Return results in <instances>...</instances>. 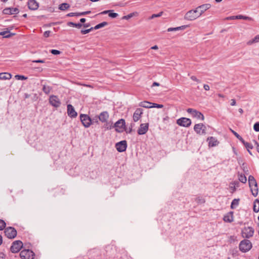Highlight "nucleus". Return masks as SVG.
Instances as JSON below:
<instances>
[{"label":"nucleus","instance_id":"nucleus-1","mask_svg":"<svg viewBox=\"0 0 259 259\" xmlns=\"http://www.w3.org/2000/svg\"><path fill=\"white\" fill-rule=\"evenodd\" d=\"M198 11L196 8L195 10H191L188 11L184 16V19L189 21H193L199 18Z\"/></svg>","mask_w":259,"mask_h":259},{"label":"nucleus","instance_id":"nucleus-2","mask_svg":"<svg viewBox=\"0 0 259 259\" xmlns=\"http://www.w3.org/2000/svg\"><path fill=\"white\" fill-rule=\"evenodd\" d=\"M239 247L241 251L246 252L251 248L252 244L249 240L244 239L240 242Z\"/></svg>","mask_w":259,"mask_h":259},{"label":"nucleus","instance_id":"nucleus-3","mask_svg":"<svg viewBox=\"0 0 259 259\" xmlns=\"http://www.w3.org/2000/svg\"><path fill=\"white\" fill-rule=\"evenodd\" d=\"M34 253L29 249H24L20 253V257L22 259H33Z\"/></svg>","mask_w":259,"mask_h":259},{"label":"nucleus","instance_id":"nucleus-4","mask_svg":"<svg viewBox=\"0 0 259 259\" xmlns=\"http://www.w3.org/2000/svg\"><path fill=\"white\" fill-rule=\"evenodd\" d=\"M113 127H116L115 131L118 133L123 130L126 131L125 120L123 119L118 120L114 123Z\"/></svg>","mask_w":259,"mask_h":259},{"label":"nucleus","instance_id":"nucleus-5","mask_svg":"<svg viewBox=\"0 0 259 259\" xmlns=\"http://www.w3.org/2000/svg\"><path fill=\"white\" fill-rule=\"evenodd\" d=\"M80 119L83 125L87 128L92 124V119L87 114H81Z\"/></svg>","mask_w":259,"mask_h":259},{"label":"nucleus","instance_id":"nucleus-6","mask_svg":"<svg viewBox=\"0 0 259 259\" xmlns=\"http://www.w3.org/2000/svg\"><path fill=\"white\" fill-rule=\"evenodd\" d=\"M23 247V243L20 240H16L13 242L10 250L12 253L18 252Z\"/></svg>","mask_w":259,"mask_h":259},{"label":"nucleus","instance_id":"nucleus-7","mask_svg":"<svg viewBox=\"0 0 259 259\" xmlns=\"http://www.w3.org/2000/svg\"><path fill=\"white\" fill-rule=\"evenodd\" d=\"M4 233L5 235L9 239H13L17 235L16 230L14 228L11 227L5 228Z\"/></svg>","mask_w":259,"mask_h":259},{"label":"nucleus","instance_id":"nucleus-8","mask_svg":"<svg viewBox=\"0 0 259 259\" xmlns=\"http://www.w3.org/2000/svg\"><path fill=\"white\" fill-rule=\"evenodd\" d=\"M194 131L199 135L206 134V127L203 123L196 124L194 126Z\"/></svg>","mask_w":259,"mask_h":259},{"label":"nucleus","instance_id":"nucleus-9","mask_svg":"<svg viewBox=\"0 0 259 259\" xmlns=\"http://www.w3.org/2000/svg\"><path fill=\"white\" fill-rule=\"evenodd\" d=\"M187 112L188 113L191 114L193 117L197 118V119H201L202 120L204 119V117L203 114L195 109L188 108L187 109Z\"/></svg>","mask_w":259,"mask_h":259},{"label":"nucleus","instance_id":"nucleus-10","mask_svg":"<svg viewBox=\"0 0 259 259\" xmlns=\"http://www.w3.org/2000/svg\"><path fill=\"white\" fill-rule=\"evenodd\" d=\"M190 119L186 117H181L177 120V123L181 126L188 127L191 124Z\"/></svg>","mask_w":259,"mask_h":259},{"label":"nucleus","instance_id":"nucleus-11","mask_svg":"<svg viewBox=\"0 0 259 259\" xmlns=\"http://www.w3.org/2000/svg\"><path fill=\"white\" fill-rule=\"evenodd\" d=\"M254 229L252 227H244L242 231L243 237L249 238L253 235Z\"/></svg>","mask_w":259,"mask_h":259},{"label":"nucleus","instance_id":"nucleus-12","mask_svg":"<svg viewBox=\"0 0 259 259\" xmlns=\"http://www.w3.org/2000/svg\"><path fill=\"white\" fill-rule=\"evenodd\" d=\"M49 103L53 107L58 108L61 105V101L57 96L51 95L49 98Z\"/></svg>","mask_w":259,"mask_h":259},{"label":"nucleus","instance_id":"nucleus-13","mask_svg":"<svg viewBox=\"0 0 259 259\" xmlns=\"http://www.w3.org/2000/svg\"><path fill=\"white\" fill-rule=\"evenodd\" d=\"M115 148L119 152H122L126 150L127 143L125 140H123L115 144Z\"/></svg>","mask_w":259,"mask_h":259},{"label":"nucleus","instance_id":"nucleus-14","mask_svg":"<svg viewBox=\"0 0 259 259\" xmlns=\"http://www.w3.org/2000/svg\"><path fill=\"white\" fill-rule=\"evenodd\" d=\"M211 7L210 4H205L200 5L196 8L198 11L199 15L201 16L206 10Z\"/></svg>","mask_w":259,"mask_h":259},{"label":"nucleus","instance_id":"nucleus-15","mask_svg":"<svg viewBox=\"0 0 259 259\" xmlns=\"http://www.w3.org/2000/svg\"><path fill=\"white\" fill-rule=\"evenodd\" d=\"M19 12V10L17 8H6L3 11L4 14L12 15L17 14Z\"/></svg>","mask_w":259,"mask_h":259},{"label":"nucleus","instance_id":"nucleus-16","mask_svg":"<svg viewBox=\"0 0 259 259\" xmlns=\"http://www.w3.org/2000/svg\"><path fill=\"white\" fill-rule=\"evenodd\" d=\"M149 123H142L138 130V134L140 135L145 134L148 130Z\"/></svg>","mask_w":259,"mask_h":259},{"label":"nucleus","instance_id":"nucleus-17","mask_svg":"<svg viewBox=\"0 0 259 259\" xmlns=\"http://www.w3.org/2000/svg\"><path fill=\"white\" fill-rule=\"evenodd\" d=\"M67 114L71 118H75L77 116V113L74 110V107L71 104L67 105Z\"/></svg>","mask_w":259,"mask_h":259},{"label":"nucleus","instance_id":"nucleus-18","mask_svg":"<svg viewBox=\"0 0 259 259\" xmlns=\"http://www.w3.org/2000/svg\"><path fill=\"white\" fill-rule=\"evenodd\" d=\"M143 110L142 108H137L133 114V120L135 122L138 121L141 117Z\"/></svg>","mask_w":259,"mask_h":259},{"label":"nucleus","instance_id":"nucleus-19","mask_svg":"<svg viewBox=\"0 0 259 259\" xmlns=\"http://www.w3.org/2000/svg\"><path fill=\"white\" fill-rule=\"evenodd\" d=\"M28 8L31 10H36L39 7V4L35 0H29L27 3Z\"/></svg>","mask_w":259,"mask_h":259},{"label":"nucleus","instance_id":"nucleus-20","mask_svg":"<svg viewBox=\"0 0 259 259\" xmlns=\"http://www.w3.org/2000/svg\"><path fill=\"white\" fill-rule=\"evenodd\" d=\"M109 118V114L107 111L102 112L99 115V120L102 122H107Z\"/></svg>","mask_w":259,"mask_h":259},{"label":"nucleus","instance_id":"nucleus-21","mask_svg":"<svg viewBox=\"0 0 259 259\" xmlns=\"http://www.w3.org/2000/svg\"><path fill=\"white\" fill-rule=\"evenodd\" d=\"M207 141H208L209 147H214L218 145L219 142L213 137H209L207 138Z\"/></svg>","mask_w":259,"mask_h":259},{"label":"nucleus","instance_id":"nucleus-22","mask_svg":"<svg viewBox=\"0 0 259 259\" xmlns=\"http://www.w3.org/2000/svg\"><path fill=\"white\" fill-rule=\"evenodd\" d=\"M240 186L239 182L235 181L230 183V188L232 190V193L234 192L236 190V188L239 187Z\"/></svg>","mask_w":259,"mask_h":259},{"label":"nucleus","instance_id":"nucleus-23","mask_svg":"<svg viewBox=\"0 0 259 259\" xmlns=\"http://www.w3.org/2000/svg\"><path fill=\"white\" fill-rule=\"evenodd\" d=\"M248 183H249V187H252L254 186L257 185L255 179L251 175H250L248 177Z\"/></svg>","mask_w":259,"mask_h":259},{"label":"nucleus","instance_id":"nucleus-24","mask_svg":"<svg viewBox=\"0 0 259 259\" xmlns=\"http://www.w3.org/2000/svg\"><path fill=\"white\" fill-rule=\"evenodd\" d=\"M12 77V75L7 72L0 73V79L7 80L10 79Z\"/></svg>","mask_w":259,"mask_h":259},{"label":"nucleus","instance_id":"nucleus-25","mask_svg":"<svg viewBox=\"0 0 259 259\" xmlns=\"http://www.w3.org/2000/svg\"><path fill=\"white\" fill-rule=\"evenodd\" d=\"M0 35L3 36L4 38H10L15 35V33H12L10 31H4L0 32Z\"/></svg>","mask_w":259,"mask_h":259},{"label":"nucleus","instance_id":"nucleus-26","mask_svg":"<svg viewBox=\"0 0 259 259\" xmlns=\"http://www.w3.org/2000/svg\"><path fill=\"white\" fill-rule=\"evenodd\" d=\"M151 104H152V103L150 102H149L147 101H144V102H141L140 103L139 106L141 107H144V108H149L152 107V106H151Z\"/></svg>","mask_w":259,"mask_h":259},{"label":"nucleus","instance_id":"nucleus-27","mask_svg":"<svg viewBox=\"0 0 259 259\" xmlns=\"http://www.w3.org/2000/svg\"><path fill=\"white\" fill-rule=\"evenodd\" d=\"M252 195L256 197L258 194L257 185L254 186L252 187H249Z\"/></svg>","mask_w":259,"mask_h":259},{"label":"nucleus","instance_id":"nucleus-28","mask_svg":"<svg viewBox=\"0 0 259 259\" xmlns=\"http://www.w3.org/2000/svg\"><path fill=\"white\" fill-rule=\"evenodd\" d=\"M238 180L240 182L244 184L246 183L247 181V179L245 175L242 174H238Z\"/></svg>","mask_w":259,"mask_h":259},{"label":"nucleus","instance_id":"nucleus-29","mask_svg":"<svg viewBox=\"0 0 259 259\" xmlns=\"http://www.w3.org/2000/svg\"><path fill=\"white\" fill-rule=\"evenodd\" d=\"M239 199H234L232 200L231 204V208L235 209L239 204Z\"/></svg>","mask_w":259,"mask_h":259},{"label":"nucleus","instance_id":"nucleus-30","mask_svg":"<svg viewBox=\"0 0 259 259\" xmlns=\"http://www.w3.org/2000/svg\"><path fill=\"white\" fill-rule=\"evenodd\" d=\"M253 211L255 212L259 211V200L257 199H255L254 202Z\"/></svg>","mask_w":259,"mask_h":259},{"label":"nucleus","instance_id":"nucleus-31","mask_svg":"<svg viewBox=\"0 0 259 259\" xmlns=\"http://www.w3.org/2000/svg\"><path fill=\"white\" fill-rule=\"evenodd\" d=\"M70 7V5L68 3H63L59 5V9L61 11H65Z\"/></svg>","mask_w":259,"mask_h":259},{"label":"nucleus","instance_id":"nucleus-32","mask_svg":"<svg viewBox=\"0 0 259 259\" xmlns=\"http://www.w3.org/2000/svg\"><path fill=\"white\" fill-rule=\"evenodd\" d=\"M241 142L244 145L246 149H252L253 148V146L251 144L245 142L244 139H243V141Z\"/></svg>","mask_w":259,"mask_h":259},{"label":"nucleus","instance_id":"nucleus-33","mask_svg":"<svg viewBox=\"0 0 259 259\" xmlns=\"http://www.w3.org/2000/svg\"><path fill=\"white\" fill-rule=\"evenodd\" d=\"M232 214L231 215H225L224 217V221L226 222L231 223L233 222V215L232 212H231Z\"/></svg>","mask_w":259,"mask_h":259},{"label":"nucleus","instance_id":"nucleus-34","mask_svg":"<svg viewBox=\"0 0 259 259\" xmlns=\"http://www.w3.org/2000/svg\"><path fill=\"white\" fill-rule=\"evenodd\" d=\"M52 87L46 85H43L42 91L47 95H48L52 90Z\"/></svg>","mask_w":259,"mask_h":259},{"label":"nucleus","instance_id":"nucleus-35","mask_svg":"<svg viewBox=\"0 0 259 259\" xmlns=\"http://www.w3.org/2000/svg\"><path fill=\"white\" fill-rule=\"evenodd\" d=\"M67 25L69 26L75 27L78 28H80L82 26V24L81 23H75L72 22H69L67 23Z\"/></svg>","mask_w":259,"mask_h":259},{"label":"nucleus","instance_id":"nucleus-36","mask_svg":"<svg viewBox=\"0 0 259 259\" xmlns=\"http://www.w3.org/2000/svg\"><path fill=\"white\" fill-rule=\"evenodd\" d=\"M108 25V23L106 22H103L101 23H99L97 25H96L95 27H94V29H98L99 28H102L106 25Z\"/></svg>","mask_w":259,"mask_h":259},{"label":"nucleus","instance_id":"nucleus-37","mask_svg":"<svg viewBox=\"0 0 259 259\" xmlns=\"http://www.w3.org/2000/svg\"><path fill=\"white\" fill-rule=\"evenodd\" d=\"M242 15H239L237 16H232L228 17L226 18V20H234V19H242Z\"/></svg>","mask_w":259,"mask_h":259},{"label":"nucleus","instance_id":"nucleus-38","mask_svg":"<svg viewBox=\"0 0 259 259\" xmlns=\"http://www.w3.org/2000/svg\"><path fill=\"white\" fill-rule=\"evenodd\" d=\"M231 132L233 134V135L240 141H243V138L235 131L230 129Z\"/></svg>","mask_w":259,"mask_h":259},{"label":"nucleus","instance_id":"nucleus-39","mask_svg":"<svg viewBox=\"0 0 259 259\" xmlns=\"http://www.w3.org/2000/svg\"><path fill=\"white\" fill-rule=\"evenodd\" d=\"M241 168L242 169L243 171L245 174L247 175L248 174V168L245 163H243L242 164Z\"/></svg>","mask_w":259,"mask_h":259},{"label":"nucleus","instance_id":"nucleus-40","mask_svg":"<svg viewBox=\"0 0 259 259\" xmlns=\"http://www.w3.org/2000/svg\"><path fill=\"white\" fill-rule=\"evenodd\" d=\"M110 12L109 13V16L111 18H114L118 16V14L116 13H114L113 10H110Z\"/></svg>","mask_w":259,"mask_h":259},{"label":"nucleus","instance_id":"nucleus-41","mask_svg":"<svg viewBox=\"0 0 259 259\" xmlns=\"http://www.w3.org/2000/svg\"><path fill=\"white\" fill-rule=\"evenodd\" d=\"M6 226V224L5 222L3 220L0 219V230H3L4 229H5Z\"/></svg>","mask_w":259,"mask_h":259},{"label":"nucleus","instance_id":"nucleus-42","mask_svg":"<svg viewBox=\"0 0 259 259\" xmlns=\"http://www.w3.org/2000/svg\"><path fill=\"white\" fill-rule=\"evenodd\" d=\"M162 14H163V12H159V13H158V14H153V15H152V16L150 17V18H149V19H154V18H156V17H160V16H162Z\"/></svg>","mask_w":259,"mask_h":259},{"label":"nucleus","instance_id":"nucleus-43","mask_svg":"<svg viewBox=\"0 0 259 259\" xmlns=\"http://www.w3.org/2000/svg\"><path fill=\"white\" fill-rule=\"evenodd\" d=\"M50 52L53 54V55H59L61 54V52L59 50H54V49H52L50 51Z\"/></svg>","mask_w":259,"mask_h":259},{"label":"nucleus","instance_id":"nucleus-44","mask_svg":"<svg viewBox=\"0 0 259 259\" xmlns=\"http://www.w3.org/2000/svg\"><path fill=\"white\" fill-rule=\"evenodd\" d=\"M253 130L255 132H259V122L254 123L253 125Z\"/></svg>","mask_w":259,"mask_h":259},{"label":"nucleus","instance_id":"nucleus-45","mask_svg":"<svg viewBox=\"0 0 259 259\" xmlns=\"http://www.w3.org/2000/svg\"><path fill=\"white\" fill-rule=\"evenodd\" d=\"M99 118H98V116H96L95 117H94L92 119V124L94 123H96L97 124L99 123Z\"/></svg>","mask_w":259,"mask_h":259},{"label":"nucleus","instance_id":"nucleus-46","mask_svg":"<svg viewBox=\"0 0 259 259\" xmlns=\"http://www.w3.org/2000/svg\"><path fill=\"white\" fill-rule=\"evenodd\" d=\"M196 202H197V203H201V204L203 203H204V202H205V200H204V199H203V198H199V197L197 198L196 199Z\"/></svg>","mask_w":259,"mask_h":259},{"label":"nucleus","instance_id":"nucleus-47","mask_svg":"<svg viewBox=\"0 0 259 259\" xmlns=\"http://www.w3.org/2000/svg\"><path fill=\"white\" fill-rule=\"evenodd\" d=\"M90 13H91V11H85V12H80V13H77V15H78V16H84L87 14H89Z\"/></svg>","mask_w":259,"mask_h":259},{"label":"nucleus","instance_id":"nucleus-48","mask_svg":"<svg viewBox=\"0 0 259 259\" xmlns=\"http://www.w3.org/2000/svg\"><path fill=\"white\" fill-rule=\"evenodd\" d=\"M15 77L18 79L21 80H25L27 79V77L23 76V75H17L15 76Z\"/></svg>","mask_w":259,"mask_h":259},{"label":"nucleus","instance_id":"nucleus-49","mask_svg":"<svg viewBox=\"0 0 259 259\" xmlns=\"http://www.w3.org/2000/svg\"><path fill=\"white\" fill-rule=\"evenodd\" d=\"M179 30V28L178 27H170L167 29V31L170 32V31H177Z\"/></svg>","mask_w":259,"mask_h":259},{"label":"nucleus","instance_id":"nucleus-50","mask_svg":"<svg viewBox=\"0 0 259 259\" xmlns=\"http://www.w3.org/2000/svg\"><path fill=\"white\" fill-rule=\"evenodd\" d=\"M153 106L152 107H156V108H162L163 107V105L162 104H156V103H153Z\"/></svg>","mask_w":259,"mask_h":259},{"label":"nucleus","instance_id":"nucleus-51","mask_svg":"<svg viewBox=\"0 0 259 259\" xmlns=\"http://www.w3.org/2000/svg\"><path fill=\"white\" fill-rule=\"evenodd\" d=\"M67 17L78 16L77 13H70L67 14Z\"/></svg>","mask_w":259,"mask_h":259},{"label":"nucleus","instance_id":"nucleus-52","mask_svg":"<svg viewBox=\"0 0 259 259\" xmlns=\"http://www.w3.org/2000/svg\"><path fill=\"white\" fill-rule=\"evenodd\" d=\"M134 15V13H131V14H129L128 15H126V16H124L123 18V19H128L131 18H132Z\"/></svg>","mask_w":259,"mask_h":259},{"label":"nucleus","instance_id":"nucleus-53","mask_svg":"<svg viewBox=\"0 0 259 259\" xmlns=\"http://www.w3.org/2000/svg\"><path fill=\"white\" fill-rule=\"evenodd\" d=\"M191 79L193 80V81H195L197 82L198 83H200V80L197 78V77L195 76H192L191 77Z\"/></svg>","mask_w":259,"mask_h":259},{"label":"nucleus","instance_id":"nucleus-54","mask_svg":"<svg viewBox=\"0 0 259 259\" xmlns=\"http://www.w3.org/2000/svg\"><path fill=\"white\" fill-rule=\"evenodd\" d=\"M105 127L107 129H111L112 127H113V126H112L111 124H110V123H106V124L105 125Z\"/></svg>","mask_w":259,"mask_h":259},{"label":"nucleus","instance_id":"nucleus-55","mask_svg":"<svg viewBox=\"0 0 259 259\" xmlns=\"http://www.w3.org/2000/svg\"><path fill=\"white\" fill-rule=\"evenodd\" d=\"M51 33V31H46L44 33V37H48L50 36V34Z\"/></svg>","mask_w":259,"mask_h":259},{"label":"nucleus","instance_id":"nucleus-56","mask_svg":"<svg viewBox=\"0 0 259 259\" xmlns=\"http://www.w3.org/2000/svg\"><path fill=\"white\" fill-rule=\"evenodd\" d=\"M242 17L241 19L247 20H252V19L249 17L243 16V15H242Z\"/></svg>","mask_w":259,"mask_h":259},{"label":"nucleus","instance_id":"nucleus-57","mask_svg":"<svg viewBox=\"0 0 259 259\" xmlns=\"http://www.w3.org/2000/svg\"><path fill=\"white\" fill-rule=\"evenodd\" d=\"M89 32H90V30H89V29H85V30L82 29L81 30V33L82 34H85L88 33Z\"/></svg>","mask_w":259,"mask_h":259},{"label":"nucleus","instance_id":"nucleus-58","mask_svg":"<svg viewBox=\"0 0 259 259\" xmlns=\"http://www.w3.org/2000/svg\"><path fill=\"white\" fill-rule=\"evenodd\" d=\"M32 62H34V63H43L45 62V61L44 60H33L32 61Z\"/></svg>","mask_w":259,"mask_h":259},{"label":"nucleus","instance_id":"nucleus-59","mask_svg":"<svg viewBox=\"0 0 259 259\" xmlns=\"http://www.w3.org/2000/svg\"><path fill=\"white\" fill-rule=\"evenodd\" d=\"M188 27V25H183V26H179V27H178L179 28V30H184V29H185V28H186Z\"/></svg>","mask_w":259,"mask_h":259},{"label":"nucleus","instance_id":"nucleus-60","mask_svg":"<svg viewBox=\"0 0 259 259\" xmlns=\"http://www.w3.org/2000/svg\"><path fill=\"white\" fill-rule=\"evenodd\" d=\"M203 88L205 91H208L210 89L209 86L208 84H204Z\"/></svg>","mask_w":259,"mask_h":259},{"label":"nucleus","instance_id":"nucleus-61","mask_svg":"<svg viewBox=\"0 0 259 259\" xmlns=\"http://www.w3.org/2000/svg\"><path fill=\"white\" fill-rule=\"evenodd\" d=\"M132 127H133V125L131 124V127L129 128L128 130H127L126 129V131H125L127 133H131L132 131Z\"/></svg>","mask_w":259,"mask_h":259},{"label":"nucleus","instance_id":"nucleus-62","mask_svg":"<svg viewBox=\"0 0 259 259\" xmlns=\"http://www.w3.org/2000/svg\"><path fill=\"white\" fill-rule=\"evenodd\" d=\"M109 12H110V10H106V11L102 12L99 14H109Z\"/></svg>","mask_w":259,"mask_h":259},{"label":"nucleus","instance_id":"nucleus-63","mask_svg":"<svg viewBox=\"0 0 259 259\" xmlns=\"http://www.w3.org/2000/svg\"><path fill=\"white\" fill-rule=\"evenodd\" d=\"M231 102V106H235L236 105V101L235 99H232Z\"/></svg>","mask_w":259,"mask_h":259},{"label":"nucleus","instance_id":"nucleus-64","mask_svg":"<svg viewBox=\"0 0 259 259\" xmlns=\"http://www.w3.org/2000/svg\"><path fill=\"white\" fill-rule=\"evenodd\" d=\"M254 41H257V42L259 41V35H257L254 37Z\"/></svg>","mask_w":259,"mask_h":259}]
</instances>
